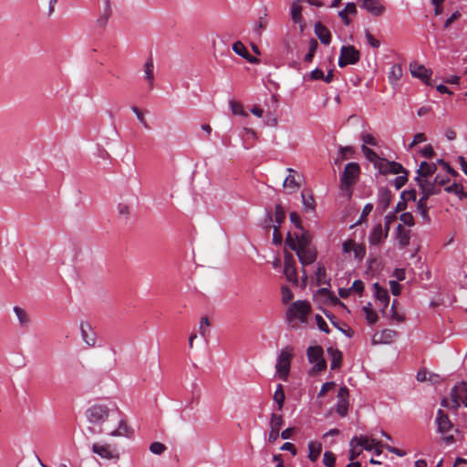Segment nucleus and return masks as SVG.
Here are the masks:
<instances>
[{"mask_svg":"<svg viewBox=\"0 0 467 467\" xmlns=\"http://www.w3.org/2000/svg\"><path fill=\"white\" fill-rule=\"evenodd\" d=\"M154 65L152 59H149L144 65V78L149 83V88L152 89L154 86Z\"/></svg>","mask_w":467,"mask_h":467,"instance_id":"obj_28","label":"nucleus"},{"mask_svg":"<svg viewBox=\"0 0 467 467\" xmlns=\"http://www.w3.org/2000/svg\"><path fill=\"white\" fill-rule=\"evenodd\" d=\"M359 166L356 162H349L346 165L343 174L340 178L343 187L349 188L356 183L359 175Z\"/></svg>","mask_w":467,"mask_h":467,"instance_id":"obj_8","label":"nucleus"},{"mask_svg":"<svg viewBox=\"0 0 467 467\" xmlns=\"http://www.w3.org/2000/svg\"><path fill=\"white\" fill-rule=\"evenodd\" d=\"M297 230L298 231L294 234V237H292L290 234H288L287 235V243L291 249L310 246V235L306 232H305V230L302 227Z\"/></svg>","mask_w":467,"mask_h":467,"instance_id":"obj_9","label":"nucleus"},{"mask_svg":"<svg viewBox=\"0 0 467 467\" xmlns=\"http://www.w3.org/2000/svg\"><path fill=\"white\" fill-rule=\"evenodd\" d=\"M308 459L311 462H316L321 453L322 445L319 441H312L308 443Z\"/></svg>","mask_w":467,"mask_h":467,"instance_id":"obj_27","label":"nucleus"},{"mask_svg":"<svg viewBox=\"0 0 467 467\" xmlns=\"http://www.w3.org/2000/svg\"><path fill=\"white\" fill-rule=\"evenodd\" d=\"M293 299V293L287 286L282 287V300L285 304Z\"/></svg>","mask_w":467,"mask_h":467,"instance_id":"obj_54","label":"nucleus"},{"mask_svg":"<svg viewBox=\"0 0 467 467\" xmlns=\"http://www.w3.org/2000/svg\"><path fill=\"white\" fill-rule=\"evenodd\" d=\"M400 220L403 224L407 226H412L414 224V219L410 213H403L400 216Z\"/></svg>","mask_w":467,"mask_h":467,"instance_id":"obj_50","label":"nucleus"},{"mask_svg":"<svg viewBox=\"0 0 467 467\" xmlns=\"http://www.w3.org/2000/svg\"><path fill=\"white\" fill-rule=\"evenodd\" d=\"M13 310L18 319L20 327H27L31 320L26 311L19 306H14Z\"/></svg>","mask_w":467,"mask_h":467,"instance_id":"obj_31","label":"nucleus"},{"mask_svg":"<svg viewBox=\"0 0 467 467\" xmlns=\"http://www.w3.org/2000/svg\"><path fill=\"white\" fill-rule=\"evenodd\" d=\"M308 361L313 364L312 370L319 372L327 368V362L323 357V348L320 346H310L306 349Z\"/></svg>","mask_w":467,"mask_h":467,"instance_id":"obj_6","label":"nucleus"},{"mask_svg":"<svg viewBox=\"0 0 467 467\" xmlns=\"http://www.w3.org/2000/svg\"><path fill=\"white\" fill-rule=\"evenodd\" d=\"M284 424V420L282 416L273 413L271 416L270 426L271 429L275 431H280L281 427Z\"/></svg>","mask_w":467,"mask_h":467,"instance_id":"obj_44","label":"nucleus"},{"mask_svg":"<svg viewBox=\"0 0 467 467\" xmlns=\"http://www.w3.org/2000/svg\"><path fill=\"white\" fill-rule=\"evenodd\" d=\"M291 16L295 23H300L302 20V6L299 0L294 1L291 5Z\"/></svg>","mask_w":467,"mask_h":467,"instance_id":"obj_36","label":"nucleus"},{"mask_svg":"<svg viewBox=\"0 0 467 467\" xmlns=\"http://www.w3.org/2000/svg\"><path fill=\"white\" fill-rule=\"evenodd\" d=\"M230 108L234 115H240L247 117L248 114L244 110L243 105L237 101L230 100Z\"/></svg>","mask_w":467,"mask_h":467,"instance_id":"obj_41","label":"nucleus"},{"mask_svg":"<svg viewBox=\"0 0 467 467\" xmlns=\"http://www.w3.org/2000/svg\"><path fill=\"white\" fill-rule=\"evenodd\" d=\"M302 203L304 206V211L306 213H313L316 209V202L315 199L310 192H301Z\"/></svg>","mask_w":467,"mask_h":467,"instance_id":"obj_24","label":"nucleus"},{"mask_svg":"<svg viewBox=\"0 0 467 467\" xmlns=\"http://www.w3.org/2000/svg\"><path fill=\"white\" fill-rule=\"evenodd\" d=\"M379 170L381 172H390L393 174H400L404 171L402 165L395 161H386L385 166L380 165Z\"/></svg>","mask_w":467,"mask_h":467,"instance_id":"obj_30","label":"nucleus"},{"mask_svg":"<svg viewBox=\"0 0 467 467\" xmlns=\"http://www.w3.org/2000/svg\"><path fill=\"white\" fill-rule=\"evenodd\" d=\"M426 136L423 133L415 134L411 143L409 145V149L411 150L414 146L426 141Z\"/></svg>","mask_w":467,"mask_h":467,"instance_id":"obj_53","label":"nucleus"},{"mask_svg":"<svg viewBox=\"0 0 467 467\" xmlns=\"http://www.w3.org/2000/svg\"><path fill=\"white\" fill-rule=\"evenodd\" d=\"M354 240H347L342 244V251L344 254H350L353 251Z\"/></svg>","mask_w":467,"mask_h":467,"instance_id":"obj_56","label":"nucleus"},{"mask_svg":"<svg viewBox=\"0 0 467 467\" xmlns=\"http://www.w3.org/2000/svg\"><path fill=\"white\" fill-rule=\"evenodd\" d=\"M274 400L278 405V410H282L283 404L285 399V392L283 389V386L281 384H278L276 387V389L274 393Z\"/></svg>","mask_w":467,"mask_h":467,"instance_id":"obj_38","label":"nucleus"},{"mask_svg":"<svg viewBox=\"0 0 467 467\" xmlns=\"http://www.w3.org/2000/svg\"><path fill=\"white\" fill-rule=\"evenodd\" d=\"M81 338L88 348L97 346V333L88 321H81L79 324Z\"/></svg>","mask_w":467,"mask_h":467,"instance_id":"obj_12","label":"nucleus"},{"mask_svg":"<svg viewBox=\"0 0 467 467\" xmlns=\"http://www.w3.org/2000/svg\"><path fill=\"white\" fill-rule=\"evenodd\" d=\"M233 50L234 53H236L237 55H239L242 57L247 58L249 56V52H248L247 48L240 41H237L233 45Z\"/></svg>","mask_w":467,"mask_h":467,"instance_id":"obj_40","label":"nucleus"},{"mask_svg":"<svg viewBox=\"0 0 467 467\" xmlns=\"http://www.w3.org/2000/svg\"><path fill=\"white\" fill-rule=\"evenodd\" d=\"M362 310L366 316V319L368 324L373 325L378 321L377 313L371 308V304L368 303L362 307Z\"/></svg>","mask_w":467,"mask_h":467,"instance_id":"obj_37","label":"nucleus"},{"mask_svg":"<svg viewBox=\"0 0 467 467\" xmlns=\"http://www.w3.org/2000/svg\"><path fill=\"white\" fill-rule=\"evenodd\" d=\"M365 36H366V39L368 43V45L370 47H372L373 48H379V46H380V43L378 39H376L368 30H366L365 31Z\"/></svg>","mask_w":467,"mask_h":467,"instance_id":"obj_51","label":"nucleus"},{"mask_svg":"<svg viewBox=\"0 0 467 467\" xmlns=\"http://www.w3.org/2000/svg\"><path fill=\"white\" fill-rule=\"evenodd\" d=\"M362 141H363V145H371V146H376L377 145V140L376 139L371 135V134H364L362 135Z\"/></svg>","mask_w":467,"mask_h":467,"instance_id":"obj_60","label":"nucleus"},{"mask_svg":"<svg viewBox=\"0 0 467 467\" xmlns=\"http://www.w3.org/2000/svg\"><path fill=\"white\" fill-rule=\"evenodd\" d=\"M286 171L288 175L285 177L283 186L286 189L287 193L292 194L299 190L302 176L292 168H287Z\"/></svg>","mask_w":467,"mask_h":467,"instance_id":"obj_13","label":"nucleus"},{"mask_svg":"<svg viewBox=\"0 0 467 467\" xmlns=\"http://www.w3.org/2000/svg\"><path fill=\"white\" fill-rule=\"evenodd\" d=\"M410 71L413 78H417L425 84L430 85V80L432 74L431 69L427 68L423 65L418 64L417 62H411L410 64Z\"/></svg>","mask_w":467,"mask_h":467,"instance_id":"obj_15","label":"nucleus"},{"mask_svg":"<svg viewBox=\"0 0 467 467\" xmlns=\"http://www.w3.org/2000/svg\"><path fill=\"white\" fill-rule=\"evenodd\" d=\"M118 407L115 404L105 401H96L92 403L85 412L88 421L99 428H107L113 422V417L118 418Z\"/></svg>","mask_w":467,"mask_h":467,"instance_id":"obj_1","label":"nucleus"},{"mask_svg":"<svg viewBox=\"0 0 467 467\" xmlns=\"http://www.w3.org/2000/svg\"><path fill=\"white\" fill-rule=\"evenodd\" d=\"M360 59V54L358 49L353 46H343L340 48L338 57L339 67H345L348 65H354Z\"/></svg>","mask_w":467,"mask_h":467,"instance_id":"obj_7","label":"nucleus"},{"mask_svg":"<svg viewBox=\"0 0 467 467\" xmlns=\"http://www.w3.org/2000/svg\"><path fill=\"white\" fill-rule=\"evenodd\" d=\"M361 150L369 161H376L379 159L378 154L366 145L361 146Z\"/></svg>","mask_w":467,"mask_h":467,"instance_id":"obj_45","label":"nucleus"},{"mask_svg":"<svg viewBox=\"0 0 467 467\" xmlns=\"http://www.w3.org/2000/svg\"><path fill=\"white\" fill-rule=\"evenodd\" d=\"M279 225L274 226L273 242L276 244H280L283 240L282 234L279 232Z\"/></svg>","mask_w":467,"mask_h":467,"instance_id":"obj_61","label":"nucleus"},{"mask_svg":"<svg viewBox=\"0 0 467 467\" xmlns=\"http://www.w3.org/2000/svg\"><path fill=\"white\" fill-rule=\"evenodd\" d=\"M436 171V165L433 163H428L426 161H422L420 163V169L418 170L417 178H426L428 179Z\"/></svg>","mask_w":467,"mask_h":467,"instance_id":"obj_25","label":"nucleus"},{"mask_svg":"<svg viewBox=\"0 0 467 467\" xmlns=\"http://www.w3.org/2000/svg\"><path fill=\"white\" fill-rule=\"evenodd\" d=\"M388 234L389 228L383 227L381 223H378L373 227L368 236V242L372 245H379L387 239Z\"/></svg>","mask_w":467,"mask_h":467,"instance_id":"obj_16","label":"nucleus"},{"mask_svg":"<svg viewBox=\"0 0 467 467\" xmlns=\"http://www.w3.org/2000/svg\"><path fill=\"white\" fill-rule=\"evenodd\" d=\"M324 78V72L319 68H315L310 72V79L318 80Z\"/></svg>","mask_w":467,"mask_h":467,"instance_id":"obj_63","label":"nucleus"},{"mask_svg":"<svg viewBox=\"0 0 467 467\" xmlns=\"http://www.w3.org/2000/svg\"><path fill=\"white\" fill-rule=\"evenodd\" d=\"M358 4L374 16H381L386 12L383 0H358Z\"/></svg>","mask_w":467,"mask_h":467,"instance_id":"obj_11","label":"nucleus"},{"mask_svg":"<svg viewBox=\"0 0 467 467\" xmlns=\"http://www.w3.org/2000/svg\"><path fill=\"white\" fill-rule=\"evenodd\" d=\"M284 275L288 282L297 284L296 265L292 255L285 256Z\"/></svg>","mask_w":467,"mask_h":467,"instance_id":"obj_20","label":"nucleus"},{"mask_svg":"<svg viewBox=\"0 0 467 467\" xmlns=\"http://www.w3.org/2000/svg\"><path fill=\"white\" fill-rule=\"evenodd\" d=\"M166 450V446L161 442H152L150 446V451L156 455H161Z\"/></svg>","mask_w":467,"mask_h":467,"instance_id":"obj_47","label":"nucleus"},{"mask_svg":"<svg viewBox=\"0 0 467 467\" xmlns=\"http://www.w3.org/2000/svg\"><path fill=\"white\" fill-rule=\"evenodd\" d=\"M315 33L322 44L327 46L330 44L331 34L329 30L320 22L315 24Z\"/></svg>","mask_w":467,"mask_h":467,"instance_id":"obj_22","label":"nucleus"},{"mask_svg":"<svg viewBox=\"0 0 467 467\" xmlns=\"http://www.w3.org/2000/svg\"><path fill=\"white\" fill-rule=\"evenodd\" d=\"M317 47V43L316 40H312L310 42V49H309V52L305 56V60L306 61H311L313 57H314V53L316 51V48Z\"/></svg>","mask_w":467,"mask_h":467,"instance_id":"obj_58","label":"nucleus"},{"mask_svg":"<svg viewBox=\"0 0 467 467\" xmlns=\"http://www.w3.org/2000/svg\"><path fill=\"white\" fill-rule=\"evenodd\" d=\"M311 306L306 300L293 302L286 311V321L291 327H296L299 323H306Z\"/></svg>","mask_w":467,"mask_h":467,"instance_id":"obj_2","label":"nucleus"},{"mask_svg":"<svg viewBox=\"0 0 467 467\" xmlns=\"http://www.w3.org/2000/svg\"><path fill=\"white\" fill-rule=\"evenodd\" d=\"M418 181V185L421 190V197L420 199L428 200L431 195L439 194L441 190L436 185L435 181L431 182L426 178H416Z\"/></svg>","mask_w":467,"mask_h":467,"instance_id":"obj_14","label":"nucleus"},{"mask_svg":"<svg viewBox=\"0 0 467 467\" xmlns=\"http://www.w3.org/2000/svg\"><path fill=\"white\" fill-rule=\"evenodd\" d=\"M403 75V69L400 64H394L389 72L388 78L389 84L395 88L399 85V82Z\"/></svg>","mask_w":467,"mask_h":467,"instance_id":"obj_23","label":"nucleus"},{"mask_svg":"<svg viewBox=\"0 0 467 467\" xmlns=\"http://www.w3.org/2000/svg\"><path fill=\"white\" fill-rule=\"evenodd\" d=\"M336 384L335 382L333 381H330V382H326L325 384L322 385L318 394H317V397L318 398H323L326 396V394L332 390L334 388H335Z\"/></svg>","mask_w":467,"mask_h":467,"instance_id":"obj_48","label":"nucleus"},{"mask_svg":"<svg viewBox=\"0 0 467 467\" xmlns=\"http://www.w3.org/2000/svg\"><path fill=\"white\" fill-rule=\"evenodd\" d=\"M106 433L112 437H130L132 435V430L128 425L124 419L121 411L118 409V418L113 417V422L107 428H102L100 433Z\"/></svg>","mask_w":467,"mask_h":467,"instance_id":"obj_3","label":"nucleus"},{"mask_svg":"<svg viewBox=\"0 0 467 467\" xmlns=\"http://www.w3.org/2000/svg\"><path fill=\"white\" fill-rule=\"evenodd\" d=\"M210 327H211V324H210L208 317H202L199 322L198 330H199L201 337H202L204 339L207 338V337L209 336V334L211 332Z\"/></svg>","mask_w":467,"mask_h":467,"instance_id":"obj_35","label":"nucleus"},{"mask_svg":"<svg viewBox=\"0 0 467 467\" xmlns=\"http://www.w3.org/2000/svg\"><path fill=\"white\" fill-rule=\"evenodd\" d=\"M303 266L311 265L317 258V253L311 246L293 249Z\"/></svg>","mask_w":467,"mask_h":467,"instance_id":"obj_19","label":"nucleus"},{"mask_svg":"<svg viewBox=\"0 0 467 467\" xmlns=\"http://www.w3.org/2000/svg\"><path fill=\"white\" fill-rule=\"evenodd\" d=\"M357 7L354 3H348L345 8L338 12V16L342 19L343 23L346 26L350 24V20L348 18V15H356Z\"/></svg>","mask_w":467,"mask_h":467,"instance_id":"obj_26","label":"nucleus"},{"mask_svg":"<svg viewBox=\"0 0 467 467\" xmlns=\"http://www.w3.org/2000/svg\"><path fill=\"white\" fill-rule=\"evenodd\" d=\"M444 190L449 193L455 194L461 200L467 197V194L464 192L462 185L456 182L452 183L451 185L446 186Z\"/></svg>","mask_w":467,"mask_h":467,"instance_id":"obj_33","label":"nucleus"},{"mask_svg":"<svg viewBox=\"0 0 467 467\" xmlns=\"http://www.w3.org/2000/svg\"><path fill=\"white\" fill-rule=\"evenodd\" d=\"M316 320H317V324L318 326V328L321 331H324V332H327V333L329 331L327 324L326 323V321L323 319V317L321 316L317 315L316 316Z\"/></svg>","mask_w":467,"mask_h":467,"instance_id":"obj_57","label":"nucleus"},{"mask_svg":"<svg viewBox=\"0 0 467 467\" xmlns=\"http://www.w3.org/2000/svg\"><path fill=\"white\" fill-rule=\"evenodd\" d=\"M417 213L421 216L424 221H429L427 200L420 199L417 203Z\"/></svg>","mask_w":467,"mask_h":467,"instance_id":"obj_39","label":"nucleus"},{"mask_svg":"<svg viewBox=\"0 0 467 467\" xmlns=\"http://www.w3.org/2000/svg\"><path fill=\"white\" fill-rule=\"evenodd\" d=\"M396 239L401 247H404L410 243V232L406 230L401 224L397 226Z\"/></svg>","mask_w":467,"mask_h":467,"instance_id":"obj_32","label":"nucleus"},{"mask_svg":"<svg viewBox=\"0 0 467 467\" xmlns=\"http://www.w3.org/2000/svg\"><path fill=\"white\" fill-rule=\"evenodd\" d=\"M292 351V348L286 347L285 348L281 349V351L279 352L275 364V369L278 377L282 380H286L288 377L290 371L291 359L293 356Z\"/></svg>","mask_w":467,"mask_h":467,"instance_id":"obj_5","label":"nucleus"},{"mask_svg":"<svg viewBox=\"0 0 467 467\" xmlns=\"http://www.w3.org/2000/svg\"><path fill=\"white\" fill-rule=\"evenodd\" d=\"M407 181H408V179H407V175L406 174L400 175V176H398L395 179L394 184H395L397 189H400V188H401L407 182Z\"/></svg>","mask_w":467,"mask_h":467,"instance_id":"obj_64","label":"nucleus"},{"mask_svg":"<svg viewBox=\"0 0 467 467\" xmlns=\"http://www.w3.org/2000/svg\"><path fill=\"white\" fill-rule=\"evenodd\" d=\"M336 457L333 452L326 451L323 456V463L326 467H335Z\"/></svg>","mask_w":467,"mask_h":467,"instance_id":"obj_46","label":"nucleus"},{"mask_svg":"<svg viewBox=\"0 0 467 467\" xmlns=\"http://www.w3.org/2000/svg\"><path fill=\"white\" fill-rule=\"evenodd\" d=\"M397 337V332L392 329H384L379 333H376L372 337V344H390Z\"/></svg>","mask_w":467,"mask_h":467,"instance_id":"obj_21","label":"nucleus"},{"mask_svg":"<svg viewBox=\"0 0 467 467\" xmlns=\"http://www.w3.org/2000/svg\"><path fill=\"white\" fill-rule=\"evenodd\" d=\"M350 291L361 293L364 290V284L361 280H355L349 288Z\"/></svg>","mask_w":467,"mask_h":467,"instance_id":"obj_59","label":"nucleus"},{"mask_svg":"<svg viewBox=\"0 0 467 467\" xmlns=\"http://www.w3.org/2000/svg\"><path fill=\"white\" fill-rule=\"evenodd\" d=\"M353 254H354V258L360 261L363 259V257L365 256L366 254V249H365V246L363 244H357L355 242L354 245H353Z\"/></svg>","mask_w":467,"mask_h":467,"instance_id":"obj_43","label":"nucleus"},{"mask_svg":"<svg viewBox=\"0 0 467 467\" xmlns=\"http://www.w3.org/2000/svg\"><path fill=\"white\" fill-rule=\"evenodd\" d=\"M374 294L377 300H379L384 307L388 306L389 296L386 289H383L379 284H375Z\"/></svg>","mask_w":467,"mask_h":467,"instance_id":"obj_29","label":"nucleus"},{"mask_svg":"<svg viewBox=\"0 0 467 467\" xmlns=\"http://www.w3.org/2000/svg\"><path fill=\"white\" fill-rule=\"evenodd\" d=\"M275 222L277 223V225L280 226L285 218V213L280 205H276V207H275Z\"/></svg>","mask_w":467,"mask_h":467,"instance_id":"obj_49","label":"nucleus"},{"mask_svg":"<svg viewBox=\"0 0 467 467\" xmlns=\"http://www.w3.org/2000/svg\"><path fill=\"white\" fill-rule=\"evenodd\" d=\"M117 211L120 218L127 220L130 214V207L125 202H120L117 206Z\"/></svg>","mask_w":467,"mask_h":467,"instance_id":"obj_42","label":"nucleus"},{"mask_svg":"<svg viewBox=\"0 0 467 467\" xmlns=\"http://www.w3.org/2000/svg\"><path fill=\"white\" fill-rule=\"evenodd\" d=\"M461 16V13L459 11L453 12L449 18L444 23V27L448 28L454 21L459 19Z\"/></svg>","mask_w":467,"mask_h":467,"instance_id":"obj_62","label":"nucleus"},{"mask_svg":"<svg viewBox=\"0 0 467 467\" xmlns=\"http://www.w3.org/2000/svg\"><path fill=\"white\" fill-rule=\"evenodd\" d=\"M350 447H361L366 451H372L377 448V441L368 436H355L349 442Z\"/></svg>","mask_w":467,"mask_h":467,"instance_id":"obj_17","label":"nucleus"},{"mask_svg":"<svg viewBox=\"0 0 467 467\" xmlns=\"http://www.w3.org/2000/svg\"><path fill=\"white\" fill-rule=\"evenodd\" d=\"M337 412L341 416H346L348 412V400H338L337 404Z\"/></svg>","mask_w":467,"mask_h":467,"instance_id":"obj_52","label":"nucleus"},{"mask_svg":"<svg viewBox=\"0 0 467 467\" xmlns=\"http://www.w3.org/2000/svg\"><path fill=\"white\" fill-rule=\"evenodd\" d=\"M435 422L438 432L442 436L443 441L446 443H452L454 441L452 434L453 425L448 415L441 409L437 411Z\"/></svg>","mask_w":467,"mask_h":467,"instance_id":"obj_4","label":"nucleus"},{"mask_svg":"<svg viewBox=\"0 0 467 467\" xmlns=\"http://www.w3.org/2000/svg\"><path fill=\"white\" fill-rule=\"evenodd\" d=\"M452 408L457 410L461 403L467 407V382L456 385L451 391Z\"/></svg>","mask_w":467,"mask_h":467,"instance_id":"obj_10","label":"nucleus"},{"mask_svg":"<svg viewBox=\"0 0 467 467\" xmlns=\"http://www.w3.org/2000/svg\"><path fill=\"white\" fill-rule=\"evenodd\" d=\"M132 111L135 113L138 120L145 127V128H149L148 127V123H147V120L143 115V113L137 108V107H132L131 108Z\"/></svg>","mask_w":467,"mask_h":467,"instance_id":"obj_55","label":"nucleus"},{"mask_svg":"<svg viewBox=\"0 0 467 467\" xmlns=\"http://www.w3.org/2000/svg\"><path fill=\"white\" fill-rule=\"evenodd\" d=\"M92 451L107 460L119 459L118 451L109 444L95 443L92 446Z\"/></svg>","mask_w":467,"mask_h":467,"instance_id":"obj_18","label":"nucleus"},{"mask_svg":"<svg viewBox=\"0 0 467 467\" xmlns=\"http://www.w3.org/2000/svg\"><path fill=\"white\" fill-rule=\"evenodd\" d=\"M328 354L331 356V369H336L339 368L341 360H342V354L339 350L334 349L333 348H329L327 349Z\"/></svg>","mask_w":467,"mask_h":467,"instance_id":"obj_34","label":"nucleus"}]
</instances>
